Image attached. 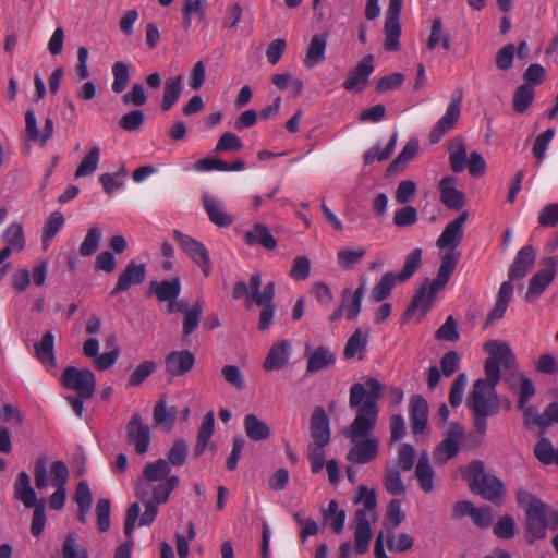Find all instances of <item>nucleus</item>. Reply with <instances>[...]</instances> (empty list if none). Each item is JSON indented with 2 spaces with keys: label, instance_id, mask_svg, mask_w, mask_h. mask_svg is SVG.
<instances>
[{
  "label": "nucleus",
  "instance_id": "obj_1",
  "mask_svg": "<svg viewBox=\"0 0 558 558\" xmlns=\"http://www.w3.org/2000/svg\"><path fill=\"white\" fill-rule=\"evenodd\" d=\"M383 395V385L374 377H365L363 383H354L349 391V404L356 409V415L344 436L353 444L347 460L353 464H366L376 459L379 440L373 434L378 418L377 402Z\"/></svg>",
  "mask_w": 558,
  "mask_h": 558
},
{
  "label": "nucleus",
  "instance_id": "obj_2",
  "mask_svg": "<svg viewBox=\"0 0 558 558\" xmlns=\"http://www.w3.org/2000/svg\"><path fill=\"white\" fill-rule=\"evenodd\" d=\"M484 350L489 354L485 361L484 371L486 378L477 379L466 399V405L471 410L475 430L484 435L487 430V417L499 412L500 405L496 393V386L500 380V366L507 369H515V356L508 343L499 340H488Z\"/></svg>",
  "mask_w": 558,
  "mask_h": 558
},
{
  "label": "nucleus",
  "instance_id": "obj_3",
  "mask_svg": "<svg viewBox=\"0 0 558 558\" xmlns=\"http://www.w3.org/2000/svg\"><path fill=\"white\" fill-rule=\"evenodd\" d=\"M456 267L457 256L454 254L450 253L441 256V263L436 278L433 281L426 278L415 291L404 313L405 318L413 316L416 311H421L422 316H424L432 308L437 293L446 287Z\"/></svg>",
  "mask_w": 558,
  "mask_h": 558
},
{
  "label": "nucleus",
  "instance_id": "obj_4",
  "mask_svg": "<svg viewBox=\"0 0 558 558\" xmlns=\"http://www.w3.org/2000/svg\"><path fill=\"white\" fill-rule=\"evenodd\" d=\"M465 478L474 493L493 504L500 502L505 494V485L495 475L485 473L483 461H471L466 468Z\"/></svg>",
  "mask_w": 558,
  "mask_h": 558
},
{
  "label": "nucleus",
  "instance_id": "obj_5",
  "mask_svg": "<svg viewBox=\"0 0 558 558\" xmlns=\"http://www.w3.org/2000/svg\"><path fill=\"white\" fill-rule=\"evenodd\" d=\"M525 518L529 543H533L535 539L545 538L550 521L558 525V511L547 504L526 511Z\"/></svg>",
  "mask_w": 558,
  "mask_h": 558
},
{
  "label": "nucleus",
  "instance_id": "obj_6",
  "mask_svg": "<svg viewBox=\"0 0 558 558\" xmlns=\"http://www.w3.org/2000/svg\"><path fill=\"white\" fill-rule=\"evenodd\" d=\"M464 436V427L458 422H451L442 440L433 450V460L436 465H445L449 460L458 456L459 442Z\"/></svg>",
  "mask_w": 558,
  "mask_h": 558
},
{
  "label": "nucleus",
  "instance_id": "obj_7",
  "mask_svg": "<svg viewBox=\"0 0 558 558\" xmlns=\"http://www.w3.org/2000/svg\"><path fill=\"white\" fill-rule=\"evenodd\" d=\"M543 268L538 269L530 279L525 301L533 303L553 282L558 269V255L546 257L542 260Z\"/></svg>",
  "mask_w": 558,
  "mask_h": 558
},
{
  "label": "nucleus",
  "instance_id": "obj_8",
  "mask_svg": "<svg viewBox=\"0 0 558 558\" xmlns=\"http://www.w3.org/2000/svg\"><path fill=\"white\" fill-rule=\"evenodd\" d=\"M173 239L183 252L202 269L204 277H209L211 274V262L207 247L198 240L179 230L173 231Z\"/></svg>",
  "mask_w": 558,
  "mask_h": 558
},
{
  "label": "nucleus",
  "instance_id": "obj_9",
  "mask_svg": "<svg viewBox=\"0 0 558 558\" xmlns=\"http://www.w3.org/2000/svg\"><path fill=\"white\" fill-rule=\"evenodd\" d=\"M62 384L81 398H92L96 388V378L92 371L68 366L62 373Z\"/></svg>",
  "mask_w": 558,
  "mask_h": 558
},
{
  "label": "nucleus",
  "instance_id": "obj_10",
  "mask_svg": "<svg viewBox=\"0 0 558 558\" xmlns=\"http://www.w3.org/2000/svg\"><path fill=\"white\" fill-rule=\"evenodd\" d=\"M462 93L456 90L446 109L445 114L437 121L429 133V141L433 144L438 143L457 124L461 116Z\"/></svg>",
  "mask_w": 558,
  "mask_h": 558
},
{
  "label": "nucleus",
  "instance_id": "obj_11",
  "mask_svg": "<svg viewBox=\"0 0 558 558\" xmlns=\"http://www.w3.org/2000/svg\"><path fill=\"white\" fill-rule=\"evenodd\" d=\"M125 429L128 444L134 446L137 454H145L151 441V430L150 427L143 422L142 415L138 412L133 413Z\"/></svg>",
  "mask_w": 558,
  "mask_h": 558
},
{
  "label": "nucleus",
  "instance_id": "obj_12",
  "mask_svg": "<svg viewBox=\"0 0 558 558\" xmlns=\"http://www.w3.org/2000/svg\"><path fill=\"white\" fill-rule=\"evenodd\" d=\"M466 218L468 213L463 211L459 217L450 221L445 227L436 242V245L439 248H448L444 255H448L450 253L454 254L457 256V263L459 262L460 253L456 252V248L463 238V226L466 221Z\"/></svg>",
  "mask_w": 558,
  "mask_h": 558
},
{
  "label": "nucleus",
  "instance_id": "obj_13",
  "mask_svg": "<svg viewBox=\"0 0 558 558\" xmlns=\"http://www.w3.org/2000/svg\"><path fill=\"white\" fill-rule=\"evenodd\" d=\"M145 510L143 514H141V507L137 502L132 504L125 515V522H124V534L129 538V541H132L133 532L135 529V523L137 519L140 518V526H147L150 525L157 515L158 509L157 505L154 501H145L144 502Z\"/></svg>",
  "mask_w": 558,
  "mask_h": 558
},
{
  "label": "nucleus",
  "instance_id": "obj_14",
  "mask_svg": "<svg viewBox=\"0 0 558 558\" xmlns=\"http://www.w3.org/2000/svg\"><path fill=\"white\" fill-rule=\"evenodd\" d=\"M373 61L374 57L372 54L362 58L344 80L342 84L343 88L348 92H362L375 70Z\"/></svg>",
  "mask_w": 558,
  "mask_h": 558
},
{
  "label": "nucleus",
  "instance_id": "obj_15",
  "mask_svg": "<svg viewBox=\"0 0 558 558\" xmlns=\"http://www.w3.org/2000/svg\"><path fill=\"white\" fill-rule=\"evenodd\" d=\"M373 521H375V513H371L369 511H355L354 541L357 555H363L368 549L372 538L371 525Z\"/></svg>",
  "mask_w": 558,
  "mask_h": 558
},
{
  "label": "nucleus",
  "instance_id": "obj_16",
  "mask_svg": "<svg viewBox=\"0 0 558 558\" xmlns=\"http://www.w3.org/2000/svg\"><path fill=\"white\" fill-rule=\"evenodd\" d=\"M149 292L154 293L158 301L168 303V313L175 312V301L181 293V280L175 277L171 280L151 281Z\"/></svg>",
  "mask_w": 558,
  "mask_h": 558
},
{
  "label": "nucleus",
  "instance_id": "obj_17",
  "mask_svg": "<svg viewBox=\"0 0 558 558\" xmlns=\"http://www.w3.org/2000/svg\"><path fill=\"white\" fill-rule=\"evenodd\" d=\"M146 278L145 264L130 262L125 269L120 274L116 287L111 290V296L129 290L133 284H141Z\"/></svg>",
  "mask_w": 558,
  "mask_h": 558
},
{
  "label": "nucleus",
  "instance_id": "obj_18",
  "mask_svg": "<svg viewBox=\"0 0 558 558\" xmlns=\"http://www.w3.org/2000/svg\"><path fill=\"white\" fill-rule=\"evenodd\" d=\"M290 356L291 342L289 340H279L270 347L263 367L266 372L282 369L288 365Z\"/></svg>",
  "mask_w": 558,
  "mask_h": 558
},
{
  "label": "nucleus",
  "instance_id": "obj_19",
  "mask_svg": "<svg viewBox=\"0 0 558 558\" xmlns=\"http://www.w3.org/2000/svg\"><path fill=\"white\" fill-rule=\"evenodd\" d=\"M409 418L412 433L414 435L423 434L428 420V404L422 396L413 395L410 398Z\"/></svg>",
  "mask_w": 558,
  "mask_h": 558
},
{
  "label": "nucleus",
  "instance_id": "obj_20",
  "mask_svg": "<svg viewBox=\"0 0 558 558\" xmlns=\"http://www.w3.org/2000/svg\"><path fill=\"white\" fill-rule=\"evenodd\" d=\"M305 356L307 359L306 373L308 374L320 372L333 366L336 363L335 353L325 345H319L314 350H311L310 345H306Z\"/></svg>",
  "mask_w": 558,
  "mask_h": 558
},
{
  "label": "nucleus",
  "instance_id": "obj_21",
  "mask_svg": "<svg viewBox=\"0 0 558 558\" xmlns=\"http://www.w3.org/2000/svg\"><path fill=\"white\" fill-rule=\"evenodd\" d=\"M166 372L172 377L183 376L189 373L194 364L195 356L189 350L171 351L165 359Z\"/></svg>",
  "mask_w": 558,
  "mask_h": 558
},
{
  "label": "nucleus",
  "instance_id": "obj_22",
  "mask_svg": "<svg viewBox=\"0 0 558 558\" xmlns=\"http://www.w3.org/2000/svg\"><path fill=\"white\" fill-rule=\"evenodd\" d=\"M311 437L313 444L328 445L330 442V423L325 412V409L320 405L313 410L310 423Z\"/></svg>",
  "mask_w": 558,
  "mask_h": 558
},
{
  "label": "nucleus",
  "instance_id": "obj_23",
  "mask_svg": "<svg viewBox=\"0 0 558 558\" xmlns=\"http://www.w3.org/2000/svg\"><path fill=\"white\" fill-rule=\"evenodd\" d=\"M53 132H54V123L51 118H49V117L46 118L43 131H41V133H39L34 110L28 109L25 112V133H26V138L28 141L39 142V144L41 146H44L52 137Z\"/></svg>",
  "mask_w": 558,
  "mask_h": 558
},
{
  "label": "nucleus",
  "instance_id": "obj_24",
  "mask_svg": "<svg viewBox=\"0 0 558 558\" xmlns=\"http://www.w3.org/2000/svg\"><path fill=\"white\" fill-rule=\"evenodd\" d=\"M248 295H247V307L251 305H263L267 301H274L276 284L274 281L266 283L260 291L262 287V275L255 272L250 278Z\"/></svg>",
  "mask_w": 558,
  "mask_h": 558
},
{
  "label": "nucleus",
  "instance_id": "obj_25",
  "mask_svg": "<svg viewBox=\"0 0 558 558\" xmlns=\"http://www.w3.org/2000/svg\"><path fill=\"white\" fill-rule=\"evenodd\" d=\"M536 259L535 250L532 245H524L517 253L508 270L510 280L522 279L533 267Z\"/></svg>",
  "mask_w": 558,
  "mask_h": 558
},
{
  "label": "nucleus",
  "instance_id": "obj_26",
  "mask_svg": "<svg viewBox=\"0 0 558 558\" xmlns=\"http://www.w3.org/2000/svg\"><path fill=\"white\" fill-rule=\"evenodd\" d=\"M366 283L362 281L356 290L352 291L350 288L343 289L341 293V304L340 306L345 313V318L348 320H354L360 312L362 306V300L365 294Z\"/></svg>",
  "mask_w": 558,
  "mask_h": 558
},
{
  "label": "nucleus",
  "instance_id": "obj_27",
  "mask_svg": "<svg viewBox=\"0 0 558 558\" xmlns=\"http://www.w3.org/2000/svg\"><path fill=\"white\" fill-rule=\"evenodd\" d=\"M457 179L451 175L444 177L439 182L440 201L450 209H461L464 206V194L456 189Z\"/></svg>",
  "mask_w": 558,
  "mask_h": 558
},
{
  "label": "nucleus",
  "instance_id": "obj_28",
  "mask_svg": "<svg viewBox=\"0 0 558 558\" xmlns=\"http://www.w3.org/2000/svg\"><path fill=\"white\" fill-rule=\"evenodd\" d=\"M13 495L25 508H33L39 502L37 494L31 485V477L25 471L17 474L13 485Z\"/></svg>",
  "mask_w": 558,
  "mask_h": 558
},
{
  "label": "nucleus",
  "instance_id": "obj_29",
  "mask_svg": "<svg viewBox=\"0 0 558 558\" xmlns=\"http://www.w3.org/2000/svg\"><path fill=\"white\" fill-rule=\"evenodd\" d=\"M35 356L46 369L57 367V359L54 355V335L51 331L44 333L40 341L34 344Z\"/></svg>",
  "mask_w": 558,
  "mask_h": 558
},
{
  "label": "nucleus",
  "instance_id": "obj_30",
  "mask_svg": "<svg viewBox=\"0 0 558 558\" xmlns=\"http://www.w3.org/2000/svg\"><path fill=\"white\" fill-rule=\"evenodd\" d=\"M244 242L250 246L260 245L268 251H272L277 246V240L268 227L263 223H255L251 230L246 231Z\"/></svg>",
  "mask_w": 558,
  "mask_h": 558
},
{
  "label": "nucleus",
  "instance_id": "obj_31",
  "mask_svg": "<svg viewBox=\"0 0 558 558\" xmlns=\"http://www.w3.org/2000/svg\"><path fill=\"white\" fill-rule=\"evenodd\" d=\"M414 476L424 493L428 494L434 490L435 471L426 452L420 456L414 470Z\"/></svg>",
  "mask_w": 558,
  "mask_h": 558
},
{
  "label": "nucleus",
  "instance_id": "obj_32",
  "mask_svg": "<svg viewBox=\"0 0 558 558\" xmlns=\"http://www.w3.org/2000/svg\"><path fill=\"white\" fill-rule=\"evenodd\" d=\"M327 35H314L307 46L303 64L311 69L325 60Z\"/></svg>",
  "mask_w": 558,
  "mask_h": 558
},
{
  "label": "nucleus",
  "instance_id": "obj_33",
  "mask_svg": "<svg viewBox=\"0 0 558 558\" xmlns=\"http://www.w3.org/2000/svg\"><path fill=\"white\" fill-rule=\"evenodd\" d=\"M215 430V415L214 412H207L203 418L197 433V441L194 447V457H201L207 448L209 440Z\"/></svg>",
  "mask_w": 558,
  "mask_h": 558
},
{
  "label": "nucleus",
  "instance_id": "obj_34",
  "mask_svg": "<svg viewBox=\"0 0 558 558\" xmlns=\"http://www.w3.org/2000/svg\"><path fill=\"white\" fill-rule=\"evenodd\" d=\"M204 208L210 221L218 227H228L233 222V219L228 215L222 205L213 196L206 194L203 196Z\"/></svg>",
  "mask_w": 558,
  "mask_h": 558
},
{
  "label": "nucleus",
  "instance_id": "obj_35",
  "mask_svg": "<svg viewBox=\"0 0 558 558\" xmlns=\"http://www.w3.org/2000/svg\"><path fill=\"white\" fill-rule=\"evenodd\" d=\"M243 424L247 437L254 441H263L270 437L271 433L267 423L253 413L244 416Z\"/></svg>",
  "mask_w": 558,
  "mask_h": 558
},
{
  "label": "nucleus",
  "instance_id": "obj_36",
  "mask_svg": "<svg viewBox=\"0 0 558 558\" xmlns=\"http://www.w3.org/2000/svg\"><path fill=\"white\" fill-rule=\"evenodd\" d=\"M397 282H399V279L395 272H385L376 286L372 289L369 301L373 303H378L386 300L391 294V291Z\"/></svg>",
  "mask_w": 558,
  "mask_h": 558
},
{
  "label": "nucleus",
  "instance_id": "obj_37",
  "mask_svg": "<svg viewBox=\"0 0 558 558\" xmlns=\"http://www.w3.org/2000/svg\"><path fill=\"white\" fill-rule=\"evenodd\" d=\"M368 343L367 335H365L361 329H356L351 337L348 339L344 350L343 356L345 360H351L359 355V360L363 359V354L366 352Z\"/></svg>",
  "mask_w": 558,
  "mask_h": 558
},
{
  "label": "nucleus",
  "instance_id": "obj_38",
  "mask_svg": "<svg viewBox=\"0 0 558 558\" xmlns=\"http://www.w3.org/2000/svg\"><path fill=\"white\" fill-rule=\"evenodd\" d=\"M182 93V76L169 77L165 82L161 110L169 111L178 101Z\"/></svg>",
  "mask_w": 558,
  "mask_h": 558
},
{
  "label": "nucleus",
  "instance_id": "obj_39",
  "mask_svg": "<svg viewBox=\"0 0 558 558\" xmlns=\"http://www.w3.org/2000/svg\"><path fill=\"white\" fill-rule=\"evenodd\" d=\"M171 468L166 459L146 463L143 469L144 477L149 482H158L170 477Z\"/></svg>",
  "mask_w": 558,
  "mask_h": 558
},
{
  "label": "nucleus",
  "instance_id": "obj_40",
  "mask_svg": "<svg viewBox=\"0 0 558 558\" xmlns=\"http://www.w3.org/2000/svg\"><path fill=\"white\" fill-rule=\"evenodd\" d=\"M63 214L59 210L53 211L47 219L41 234V241L45 248H47L52 239L59 233L64 226Z\"/></svg>",
  "mask_w": 558,
  "mask_h": 558
},
{
  "label": "nucleus",
  "instance_id": "obj_41",
  "mask_svg": "<svg viewBox=\"0 0 558 558\" xmlns=\"http://www.w3.org/2000/svg\"><path fill=\"white\" fill-rule=\"evenodd\" d=\"M2 240L7 243V246L15 252H22L26 244L22 225L19 222L11 223L3 232Z\"/></svg>",
  "mask_w": 558,
  "mask_h": 558
},
{
  "label": "nucleus",
  "instance_id": "obj_42",
  "mask_svg": "<svg viewBox=\"0 0 558 558\" xmlns=\"http://www.w3.org/2000/svg\"><path fill=\"white\" fill-rule=\"evenodd\" d=\"M397 140H398V133L395 132L391 135V137L385 148H381L380 145H376L373 148L368 149L364 154V157H363L364 162L366 165H369V163H373L374 161H384V160L388 159L396 148Z\"/></svg>",
  "mask_w": 558,
  "mask_h": 558
},
{
  "label": "nucleus",
  "instance_id": "obj_43",
  "mask_svg": "<svg viewBox=\"0 0 558 558\" xmlns=\"http://www.w3.org/2000/svg\"><path fill=\"white\" fill-rule=\"evenodd\" d=\"M177 411L174 408H167V403L163 399H160L153 412V418L156 425H160L167 429L172 428L175 421Z\"/></svg>",
  "mask_w": 558,
  "mask_h": 558
},
{
  "label": "nucleus",
  "instance_id": "obj_44",
  "mask_svg": "<svg viewBox=\"0 0 558 558\" xmlns=\"http://www.w3.org/2000/svg\"><path fill=\"white\" fill-rule=\"evenodd\" d=\"M100 160V148L94 146L87 155L82 159L75 171V178H84L92 175L98 167Z\"/></svg>",
  "mask_w": 558,
  "mask_h": 558
},
{
  "label": "nucleus",
  "instance_id": "obj_45",
  "mask_svg": "<svg viewBox=\"0 0 558 558\" xmlns=\"http://www.w3.org/2000/svg\"><path fill=\"white\" fill-rule=\"evenodd\" d=\"M518 395L519 409L524 411V417L529 420L532 417V414L535 413V409L533 407H525L529 400L535 395V387L530 378L521 376V387Z\"/></svg>",
  "mask_w": 558,
  "mask_h": 558
},
{
  "label": "nucleus",
  "instance_id": "obj_46",
  "mask_svg": "<svg viewBox=\"0 0 558 558\" xmlns=\"http://www.w3.org/2000/svg\"><path fill=\"white\" fill-rule=\"evenodd\" d=\"M180 480L177 475H171L166 482L153 487V498L147 501H154L156 505L165 504L171 493L178 487Z\"/></svg>",
  "mask_w": 558,
  "mask_h": 558
},
{
  "label": "nucleus",
  "instance_id": "obj_47",
  "mask_svg": "<svg viewBox=\"0 0 558 558\" xmlns=\"http://www.w3.org/2000/svg\"><path fill=\"white\" fill-rule=\"evenodd\" d=\"M157 369L156 362L151 360L144 361L137 365V367L130 374L128 386L138 387L148 377H150Z\"/></svg>",
  "mask_w": 558,
  "mask_h": 558
},
{
  "label": "nucleus",
  "instance_id": "obj_48",
  "mask_svg": "<svg viewBox=\"0 0 558 558\" xmlns=\"http://www.w3.org/2000/svg\"><path fill=\"white\" fill-rule=\"evenodd\" d=\"M203 304L201 302H196L191 308L184 312L182 330L184 338L189 337L197 329L203 315Z\"/></svg>",
  "mask_w": 558,
  "mask_h": 558
},
{
  "label": "nucleus",
  "instance_id": "obj_49",
  "mask_svg": "<svg viewBox=\"0 0 558 558\" xmlns=\"http://www.w3.org/2000/svg\"><path fill=\"white\" fill-rule=\"evenodd\" d=\"M534 99V87L531 84H522L513 95V109L523 113Z\"/></svg>",
  "mask_w": 558,
  "mask_h": 558
},
{
  "label": "nucleus",
  "instance_id": "obj_50",
  "mask_svg": "<svg viewBox=\"0 0 558 558\" xmlns=\"http://www.w3.org/2000/svg\"><path fill=\"white\" fill-rule=\"evenodd\" d=\"M384 487L389 494L395 496L404 494L405 486L398 468H386Z\"/></svg>",
  "mask_w": 558,
  "mask_h": 558
},
{
  "label": "nucleus",
  "instance_id": "obj_51",
  "mask_svg": "<svg viewBox=\"0 0 558 558\" xmlns=\"http://www.w3.org/2000/svg\"><path fill=\"white\" fill-rule=\"evenodd\" d=\"M422 250L421 248H414L405 257L404 265L399 274H396V276L399 279V282H404L409 280L422 262Z\"/></svg>",
  "mask_w": 558,
  "mask_h": 558
},
{
  "label": "nucleus",
  "instance_id": "obj_52",
  "mask_svg": "<svg viewBox=\"0 0 558 558\" xmlns=\"http://www.w3.org/2000/svg\"><path fill=\"white\" fill-rule=\"evenodd\" d=\"M557 449L554 448L548 438L542 437L534 447V454L536 459L544 465L556 463Z\"/></svg>",
  "mask_w": 558,
  "mask_h": 558
},
{
  "label": "nucleus",
  "instance_id": "obj_53",
  "mask_svg": "<svg viewBox=\"0 0 558 558\" xmlns=\"http://www.w3.org/2000/svg\"><path fill=\"white\" fill-rule=\"evenodd\" d=\"M365 255V247H359L357 250L344 248L337 253V262L343 269L351 270Z\"/></svg>",
  "mask_w": 558,
  "mask_h": 558
},
{
  "label": "nucleus",
  "instance_id": "obj_54",
  "mask_svg": "<svg viewBox=\"0 0 558 558\" xmlns=\"http://www.w3.org/2000/svg\"><path fill=\"white\" fill-rule=\"evenodd\" d=\"M113 83L111 89L116 94L122 93L130 82V70L128 64L122 61H118L112 66Z\"/></svg>",
  "mask_w": 558,
  "mask_h": 558
},
{
  "label": "nucleus",
  "instance_id": "obj_55",
  "mask_svg": "<svg viewBox=\"0 0 558 558\" xmlns=\"http://www.w3.org/2000/svg\"><path fill=\"white\" fill-rule=\"evenodd\" d=\"M414 545V538L408 533L395 534L389 532L387 535V546L390 551L404 553Z\"/></svg>",
  "mask_w": 558,
  "mask_h": 558
},
{
  "label": "nucleus",
  "instance_id": "obj_56",
  "mask_svg": "<svg viewBox=\"0 0 558 558\" xmlns=\"http://www.w3.org/2000/svg\"><path fill=\"white\" fill-rule=\"evenodd\" d=\"M555 136V130L553 128H549L545 130L544 132L539 133L535 142L533 144L532 154L533 157L538 161L542 162L546 157V150L548 148V145L553 141Z\"/></svg>",
  "mask_w": 558,
  "mask_h": 558
},
{
  "label": "nucleus",
  "instance_id": "obj_57",
  "mask_svg": "<svg viewBox=\"0 0 558 558\" xmlns=\"http://www.w3.org/2000/svg\"><path fill=\"white\" fill-rule=\"evenodd\" d=\"M466 157L465 144L462 141H458L449 150V163L454 173H460L465 169Z\"/></svg>",
  "mask_w": 558,
  "mask_h": 558
},
{
  "label": "nucleus",
  "instance_id": "obj_58",
  "mask_svg": "<svg viewBox=\"0 0 558 558\" xmlns=\"http://www.w3.org/2000/svg\"><path fill=\"white\" fill-rule=\"evenodd\" d=\"M385 49L387 51H397L400 48V36H401V25L400 22H387L385 21Z\"/></svg>",
  "mask_w": 558,
  "mask_h": 558
},
{
  "label": "nucleus",
  "instance_id": "obj_59",
  "mask_svg": "<svg viewBox=\"0 0 558 558\" xmlns=\"http://www.w3.org/2000/svg\"><path fill=\"white\" fill-rule=\"evenodd\" d=\"M532 416L533 424L541 428H547L553 424H558V402L549 403L542 414L535 412Z\"/></svg>",
  "mask_w": 558,
  "mask_h": 558
},
{
  "label": "nucleus",
  "instance_id": "obj_60",
  "mask_svg": "<svg viewBox=\"0 0 558 558\" xmlns=\"http://www.w3.org/2000/svg\"><path fill=\"white\" fill-rule=\"evenodd\" d=\"M101 231L97 227L90 228L80 245V254L84 257L93 255L99 247Z\"/></svg>",
  "mask_w": 558,
  "mask_h": 558
},
{
  "label": "nucleus",
  "instance_id": "obj_61",
  "mask_svg": "<svg viewBox=\"0 0 558 558\" xmlns=\"http://www.w3.org/2000/svg\"><path fill=\"white\" fill-rule=\"evenodd\" d=\"M128 175L125 168H122L117 173H104L99 177V182L101 183L104 191L107 195H111L117 190L121 189L124 185L123 179Z\"/></svg>",
  "mask_w": 558,
  "mask_h": 558
},
{
  "label": "nucleus",
  "instance_id": "obj_62",
  "mask_svg": "<svg viewBox=\"0 0 558 558\" xmlns=\"http://www.w3.org/2000/svg\"><path fill=\"white\" fill-rule=\"evenodd\" d=\"M418 148V141L416 138H410L396 159L390 163L389 168L396 169L400 166H405L417 155Z\"/></svg>",
  "mask_w": 558,
  "mask_h": 558
},
{
  "label": "nucleus",
  "instance_id": "obj_63",
  "mask_svg": "<svg viewBox=\"0 0 558 558\" xmlns=\"http://www.w3.org/2000/svg\"><path fill=\"white\" fill-rule=\"evenodd\" d=\"M145 122V114L140 109H134L123 114L118 121L119 126L128 132L137 131Z\"/></svg>",
  "mask_w": 558,
  "mask_h": 558
},
{
  "label": "nucleus",
  "instance_id": "obj_64",
  "mask_svg": "<svg viewBox=\"0 0 558 558\" xmlns=\"http://www.w3.org/2000/svg\"><path fill=\"white\" fill-rule=\"evenodd\" d=\"M221 375L225 380L232 386L234 389L242 391L245 389L246 384L244 375L239 366L236 365H225L221 368Z\"/></svg>",
  "mask_w": 558,
  "mask_h": 558
}]
</instances>
